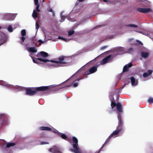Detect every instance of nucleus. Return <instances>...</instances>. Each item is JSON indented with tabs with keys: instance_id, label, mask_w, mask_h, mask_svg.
I'll list each match as a JSON object with an SVG mask.
<instances>
[{
	"instance_id": "f257e3e1",
	"label": "nucleus",
	"mask_w": 153,
	"mask_h": 153,
	"mask_svg": "<svg viewBox=\"0 0 153 153\" xmlns=\"http://www.w3.org/2000/svg\"><path fill=\"white\" fill-rule=\"evenodd\" d=\"M66 57L64 56H61L58 58L57 60H49L45 58H41L37 59L39 61L44 62H50L51 63H47V65L48 66H53L55 67L63 66L66 65L68 62L66 60Z\"/></svg>"
},
{
	"instance_id": "f03ea898",
	"label": "nucleus",
	"mask_w": 153,
	"mask_h": 153,
	"mask_svg": "<svg viewBox=\"0 0 153 153\" xmlns=\"http://www.w3.org/2000/svg\"><path fill=\"white\" fill-rule=\"evenodd\" d=\"M120 120V116H119L118 117V124L116 127V129L109 136L100 149H102L104 145L109 141V140L110 139L112 138H114L119 136L123 128V122L122 120Z\"/></svg>"
},
{
	"instance_id": "7ed1b4c3",
	"label": "nucleus",
	"mask_w": 153,
	"mask_h": 153,
	"mask_svg": "<svg viewBox=\"0 0 153 153\" xmlns=\"http://www.w3.org/2000/svg\"><path fill=\"white\" fill-rule=\"evenodd\" d=\"M57 85H51L48 86H41L36 87L35 88V90L33 91L30 88H27L26 89V94L30 96L34 95L36 93L37 91H45L51 88H54Z\"/></svg>"
},
{
	"instance_id": "20e7f679",
	"label": "nucleus",
	"mask_w": 153,
	"mask_h": 153,
	"mask_svg": "<svg viewBox=\"0 0 153 153\" xmlns=\"http://www.w3.org/2000/svg\"><path fill=\"white\" fill-rule=\"evenodd\" d=\"M0 85L4 86L6 88L11 89L16 91H19L23 89V88L22 87L18 85L14 86L9 84L7 82L2 80H0Z\"/></svg>"
},
{
	"instance_id": "39448f33",
	"label": "nucleus",
	"mask_w": 153,
	"mask_h": 153,
	"mask_svg": "<svg viewBox=\"0 0 153 153\" xmlns=\"http://www.w3.org/2000/svg\"><path fill=\"white\" fill-rule=\"evenodd\" d=\"M72 140L73 146L74 149H71L70 150L71 152H74L75 153H81V150L78 148L77 139L75 137H74L72 138Z\"/></svg>"
},
{
	"instance_id": "423d86ee",
	"label": "nucleus",
	"mask_w": 153,
	"mask_h": 153,
	"mask_svg": "<svg viewBox=\"0 0 153 153\" xmlns=\"http://www.w3.org/2000/svg\"><path fill=\"white\" fill-rule=\"evenodd\" d=\"M17 14V13H5L3 15V18L4 19L6 20H13L15 19Z\"/></svg>"
},
{
	"instance_id": "0eeeda50",
	"label": "nucleus",
	"mask_w": 153,
	"mask_h": 153,
	"mask_svg": "<svg viewBox=\"0 0 153 153\" xmlns=\"http://www.w3.org/2000/svg\"><path fill=\"white\" fill-rule=\"evenodd\" d=\"M34 4L36 5V7L35 10H33V13L32 14V16L33 18L34 19H35L37 17L38 14L36 11H38V12L40 11V10L39 9V7L40 6L39 4L38 3V0H33Z\"/></svg>"
},
{
	"instance_id": "6e6552de",
	"label": "nucleus",
	"mask_w": 153,
	"mask_h": 153,
	"mask_svg": "<svg viewBox=\"0 0 153 153\" xmlns=\"http://www.w3.org/2000/svg\"><path fill=\"white\" fill-rule=\"evenodd\" d=\"M112 55H110L105 58L99 62V65H104L109 62L112 59Z\"/></svg>"
},
{
	"instance_id": "1a4fd4ad",
	"label": "nucleus",
	"mask_w": 153,
	"mask_h": 153,
	"mask_svg": "<svg viewBox=\"0 0 153 153\" xmlns=\"http://www.w3.org/2000/svg\"><path fill=\"white\" fill-rule=\"evenodd\" d=\"M0 45L7 41V37L4 33L0 31Z\"/></svg>"
},
{
	"instance_id": "9d476101",
	"label": "nucleus",
	"mask_w": 153,
	"mask_h": 153,
	"mask_svg": "<svg viewBox=\"0 0 153 153\" xmlns=\"http://www.w3.org/2000/svg\"><path fill=\"white\" fill-rule=\"evenodd\" d=\"M99 65L97 64L91 68L89 70L86 72L85 74L86 75H89L93 73L96 72L97 70V68Z\"/></svg>"
},
{
	"instance_id": "9b49d317",
	"label": "nucleus",
	"mask_w": 153,
	"mask_h": 153,
	"mask_svg": "<svg viewBox=\"0 0 153 153\" xmlns=\"http://www.w3.org/2000/svg\"><path fill=\"white\" fill-rule=\"evenodd\" d=\"M137 10L142 13H147L151 12L152 11V9L150 8H145L139 7L137 9Z\"/></svg>"
},
{
	"instance_id": "f8f14e48",
	"label": "nucleus",
	"mask_w": 153,
	"mask_h": 153,
	"mask_svg": "<svg viewBox=\"0 0 153 153\" xmlns=\"http://www.w3.org/2000/svg\"><path fill=\"white\" fill-rule=\"evenodd\" d=\"M117 109L119 112V114H118L117 117L118 118V116H120V120H122L121 119V114L122 112V106L120 103H118L117 104Z\"/></svg>"
},
{
	"instance_id": "ddd939ff",
	"label": "nucleus",
	"mask_w": 153,
	"mask_h": 153,
	"mask_svg": "<svg viewBox=\"0 0 153 153\" xmlns=\"http://www.w3.org/2000/svg\"><path fill=\"white\" fill-rule=\"evenodd\" d=\"M48 150L49 152L54 153H62L60 150L59 148L57 147L56 146H53V148L49 149Z\"/></svg>"
},
{
	"instance_id": "4468645a",
	"label": "nucleus",
	"mask_w": 153,
	"mask_h": 153,
	"mask_svg": "<svg viewBox=\"0 0 153 153\" xmlns=\"http://www.w3.org/2000/svg\"><path fill=\"white\" fill-rule=\"evenodd\" d=\"M115 51L119 53V54H123L126 53L125 48L122 47H118L115 48Z\"/></svg>"
},
{
	"instance_id": "2eb2a0df",
	"label": "nucleus",
	"mask_w": 153,
	"mask_h": 153,
	"mask_svg": "<svg viewBox=\"0 0 153 153\" xmlns=\"http://www.w3.org/2000/svg\"><path fill=\"white\" fill-rule=\"evenodd\" d=\"M39 129L42 130H46L51 131L52 132H55L56 130L55 129H52L51 128L46 126H42L39 127Z\"/></svg>"
},
{
	"instance_id": "dca6fc26",
	"label": "nucleus",
	"mask_w": 153,
	"mask_h": 153,
	"mask_svg": "<svg viewBox=\"0 0 153 153\" xmlns=\"http://www.w3.org/2000/svg\"><path fill=\"white\" fill-rule=\"evenodd\" d=\"M131 85L133 86H136L138 84V81L137 79H136L133 77H131L130 79Z\"/></svg>"
},
{
	"instance_id": "f3484780",
	"label": "nucleus",
	"mask_w": 153,
	"mask_h": 153,
	"mask_svg": "<svg viewBox=\"0 0 153 153\" xmlns=\"http://www.w3.org/2000/svg\"><path fill=\"white\" fill-rule=\"evenodd\" d=\"M29 52L32 53H36L37 52V48L36 47H31L27 49Z\"/></svg>"
},
{
	"instance_id": "a211bd4d",
	"label": "nucleus",
	"mask_w": 153,
	"mask_h": 153,
	"mask_svg": "<svg viewBox=\"0 0 153 153\" xmlns=\"http://www.w3.org/2000/svg\"><path fill=\"white\" fill-rule=\"evenodd\" d=\"M58 39H60L63 41L67 42L68 41L70 40L71 39H66L61 36H59L57 38L55 39H52V40L54 42H56L57 41Z\"/></svg>"
},
{
	"instance_id": "6ab92c4d",
	"label": "nucleus",
	"mask_w": 153,
	"mask_h": 153,
	"mask_svg": "<svg viewBox=\"0 0 153 153\" xmlns=\"http://www.w3.org/2000/svg\"><path fill=\"white\" fill-rule=\"evenodd\" d=\"M44 33L45 34V39H47L46 40H45L44 41H42L41 39H39L38 40V42H40V43H39V45H41V43H44L46 41H47L48 40H50V39H48V38H47V35L46 34L45 32H44Z\"/></svg>"
},
{
	"instance_id": "aec40b11",
	"label": "nucleus",
	"mask_w": 153,
	"mask_h": 153,
	"mask_svg": "<svg viewBox=\"0 0 153 153\" xmlns=\"http://www.w3.org/2000/svg\"><path fill=\"white\" fill-rule=\"evenodd\" d=\"M152 70H149L147 72L144 73L143 74V76L144 78H146L151 75L152 72Z\"/></svg>"
},
{
	"instance_id": "412c9836",
	"label": "nucleus",
	"mask_w": 153,
	"mask_h": 153,
	"mask_svg": "<svg viewBox=\"0 0 153 153\" xmlns=\"http://www.w3.org/2000/svg\"><path fill=\"white\" fill-rule=\"evenodd\" d=\"M132 65V63H131L126 65L123 67V71L125 72L127 71L128 70V68L131 67Z\"/></svg>"
},
{
	"instance_id": "4be33fe9",
	"label": "nucleus",
	"mask_w": 153,
	"mask_h": 153,
	"mask_svg": "<svg viewBox=\"0 0 153 153\" xmlns=\"http://www.w3.org/2000/svg\"><path fill=\"white\" fill-rule=\"evenodd\" d=\"M101 1H102L105 2H107L108 4L112 3L114 4L116 3L117 1V0H100Z\"/></svg>"
},
{
	"instance_id": "5701e85b",
	"label": "nucleus",
	"mask_w": 153,
	"mask_h": 153,
	"mask_svg": "<svg viewBox=\"0 0 153 153\" xmlns=\"http://www.w3.org/2000/svg\"><path fill=\"white\" fill-rule=\"evenodd\" d=\"M137 1L140 2V4H142L143 6H146V4L148 3V1L146 0H136Z\"/></svg>"
},
{
	"instance_id": "b1692460",
	"label": "nucleus",
	"mask_w": 153,
	"mask_h": 153,
	"mask_svg": "<svg viewBox=\"0 0 153 153\" xmlns=\"http://www.w3.org/2000/svg\"><path fill=\"white\" fill-rule=\"evenodd\" d=\"M81 79H78L75 80L71 86L74 88L77 87L78 85V81Z\"/></svg>"
},
{
	"instance_id": "393cba45",
	"label": "nucleus",
	"mask_w": 153,
	"mask_h": 153,
	"mask_svg": "<svg viewBox=\"0 0 153 153\" xmlns=\"http://www.w3.org/2000/svg\"><path fill=\"white\" fill-rule=\"evenodd\" d=\"M55 133L58 134L63 139H65L67 138V136L64 134L61 133L56 130Z\"/></svg>"
},
{
	"instance_id": "a878e982",
	"label": "nucleus",
	"mask_w": 153,
	"mask_h": 153,
	"mask_svg": "<svg viewBox=\"0 0 153 153\" xmlns=\"http://www.w3.org/2000/svg\"><path fill=\"white\" fill-rule=\"evenodd\" d=\"M39 54L44 57H46L48 56V53L44 51H41L39 53Z\"/></svg>"
},
{
	"instance_id": "bb28decb",
	"label": "nucleus",
	"mask_w": 153,
	"mask_h": 153,
	"mask_svg": "<svg viewBox=\"0 0 153 153\" xmlns=\"http://www.w3.org/2000/svg\"><path fill=\"white\" fill-rule=\"evenodd\" d=\"M149 54L148 53L144 52H142L141 53L142 57L144 58H147L148 57Z\"/></svg>"
},
{
	"instance_id": "cd10ccee",
	"label": "nucleus",
	"mask_w": 153,
	"mask_h": 153,
	"mask_svg": "<svg viewBox=\"0 0 153 153\" xmlns=\"http://www.w3.org/2000/svg\"><path fill=\"white\" fill-rule=\"evenodd\" d=\"M15 143H6V147L9 148L10 147L14 146L15 145Z\"/></svg>"
},
{
	"instance_id": "c85d7f7f",
	"label": "nucleus",
	"mask_w": 153,
	"mask_h": 153,
	"mask_svg": "<svg viewBox=\"0 0 153 153\" xmlns=\"http://www.w3.org/2000/svg\"><path fill=\"white\" fill-rule=\"evenodd\" d=\"M149 33L150 31H145L143 32H141V33L150 37V34Z\"/></svg>"
},
{
	"instance_id": "c756f323",
	"label": "nucleus",
	"mask_w": 153,
	"mask_h": 153,
	"mask_svg": "<svg viewBox=\"0 0 153 153\" xmlns=\"http://www.w3.org/2000/svg\"><path fill=\"white\" fill-rule=\"evenodd\" d=\"M63 12V11L61 13H60V17L61 19H62L60 21L61 22H63L64 21L65 19L67 18L66 16L62 15V13Z\"/></svg>"
},
{
	"instance_id": "7c9ffc66",
	"label": "nucleus",
	"mask_w": 153,
	"mask_h": 153,
	"mask_svg": "<svg viewBox=\"0 0 153 153\" xmlns=\"http://www.w3.org/2000/svg\"><path fill=\"white\" fill-rule=\"evenodd\" d=\"M7 115L5 113H0V119H2L3 118H7Z\"/></svg>"
},
{
	"instance_id": "2f4dec72",
	"label": "nucleus",
	"mask_w": 153,
	"mask_h": 153,
	"mask_svg": "<svg viewBox=\"0 0 153 153\" xmlns=\"http://www.w3.org/2000/svg\"><path fill=\"white\" fill-rule=\"evenodd\" d=\"M7 118H4L2 120L1 122V123L2 125H4L6 124L7 123V121L6 120Z\"/></svg>"
},
{
	"instance_id": "473e14b6",
	"label": "nucleus",
	"mask_w": 153,
	"mask_h": 153,
	"mask_svg": "<svg viewBox=\"0 0 153 153\" xmlns=\"http://www.w3.org/2000/svg\"><path fill=\"white\" fill-rule=\"evenodd\" d=\"M21 33L22 36H25L26 34V31L25 29L22 30L21 32Z\"/></svg>"
},
{
	"instance_id": "72a5a7b5",
	"label": "nucleus",
	"mask_w": 153,
	"mask_h": 153,
	"mask_svg": "<svg viewBox=\"0 0 153 153\" xmlns=\"http://www.w3.org/2000/svg\"><path fill=\"white\" fill-rule=\"evenodd\" d=\"M7 30L9 32H12L13 31V28L12 27L11 25H9L7 28Z\"/></svg>"
},
{
	"instance_id": "f704fd0d",
	"label": "nucleus",
	"mask_w": 153,
	"mask_h": 153,
	"mask_svg": "<svg viewBox=\"0 0 153 153\" xmlns=\"http://www.w3.org/2000/svg\"><path fill=\"white\" fill-rule=\"evenodd\" d=\"M126 26L133 27H137V25L133 24H129L128 25H126Z\"/></svg>"
},
{
	"instance_id": "c9c22d12",
	"label": "nucleus",
	"mask_w": 153,
	"mask_h": 153,
	"mask_svg": "<svg viewBox=\"0 0 153 153\" xmlns=\"http://www.w3.org/2000/svg\"><path fill=\"white\" fill-rule=\"evenodd\" d=\"M112 100H111L112 101ZM116 105H117V104L116 103L114 102L111 101V106L112 109Z\"/></svg>"
},
{
	"instance_id": "e433bc0d",
	"label": "nucleus",
	"mask_w": 153,
	"mask_h": 153,
	"mask_svg": "<svg viewBox=\"0 0 153 153\" xmlns=\"http://www.w3.org/2000/svg\"><path fill=\"white\" fill-rule=\"evenodd\" d=\"M74 31L73 30H70L68 31V35L71 36L74 34Z\"/></svg>"
},
{
	"instance_id": "4c0bfd02",
	"label": "nucleus",
	"mask_w": 153,
	"mask_h": 153,
	"mask_svg": "<svg viewBox=\"0 0 153 153\" xmlns=\"http://www.w3.org/2000/svg\"><path fill=\"white\" fill-rule=\"evenodd\" d=\"M21 39L22 41V42H21V44L22 45H24V43L25 42V37H24V36H22V37L21 38Z\"/></svg>"
},
{
	"instance_id": "58836bf2",
	"label": "nucleus",
	"mask_w": 153,
	"mask_h": 153,
	"mask_svg": "<svg viewBox=\"0 0 153 153\" xmlns=\"http://www.w3.org/2000/svg\"><path fill=\"white\" fill-rule=\"evenodd\" d=\"M39 24L38 23H37V22H36V29L37 30V31L38 30L39 28Z\"/></svg>"
},
{
	"instance_id": "ea45409f",
	"label": "nucleus",
	"mask_w": 153,
	"mask_h": 153,
	"mask_svg": "<svg viewBox=\"0 0 153 153\" xmlns=\"http://www.w3.org/2000/svg\"><path fill=\"white\" fill-rule=\"evenodd\" d=\"M133 49L132 48H129L127 51L126 52L128 53H131L133 51Z\"/></svg>"
},
{
	"instance_id": "a19ab883",
	"label": "nucleus",
	"mask_w": 153,
	"mask_h": 153,
	"mask_svg": "<svg viewBox=\"0 0 153 153\" xmlns=\"http://www.w3.org/2000/svg\"><path fill=\"white\" fill-rule=\"evenodd\" d=\"M148 101L150 103H153V98H150L148 100Z\"/></svg>"
},
{
	"instance_id": "79ce46f5",
	"label": "nucleus",
	"mask_w": 153,
	"mask_h": 153,
	"mask_svg": "<svg viewBox=\"0 0 153 153\" xmlns=\"http://www.w3.org/2000/svg\"><path fill=\"white\" fill-rule=\"evenodd\" d=\"M49 144V143H48V142H46L42 141V142H41V143H40V144L42 145L46 144Z\"/></svg>"
},
{
	"instance_id": "37998d69",
	"label": "nucleus",
	"mask_w": 153,
	"mask_h": 153,
	"mask_svg": "<svg viewBox=\"0 0 153 153\" xmlns=\"http://www.w3.org/2000/svg\"><path fill=\"white\" fill-rule=\"evenodd\" d=\"M30 56L31 57V58L33 59V62L34 63L38 64L37 61H36L33 58V57L31 56L30 55Z\"/></svg>"
},
{
	"instance_id": "c03bdc74",
	"label": "nucleus",
	"mask_w": 153,
	"mask_h": 153,
	"mask_svg": "<svg viewBox=\"0 0 153 153\" xmlns=\"http://www.w3.org/2000/svg\"><path fill=\"white\" fill-rule=\"evenodd\" d=\"M80 70V69H79L78 71H77L75 74H73L72 77L70 79H72V78L74 77V75L76 74L78 72V71H79Z\"/></svg>"
},
{
	"instance_id": "a18cd8bd",
	"label": "nucleus",
	"mask_w": 153,
	"mask_h": 153,
	"mask_svg": "<svg viewBox=\"0 0 153 153\" xmlns=\"http://www.w3.org/2000/svg\"><path fill=\"white\" fill-rule=\"evenodd\" d=\"M68 19L70 21L73 22L75 21V20L74 19H72L71 18H68Z\"/></svg>"
},
{
	"instance_id": "49530a36",
	"label": "nucleus",
	"mask_w": 153,
	"mask_h": 153,
	"mask_svg": "<svg viewBox=\"0 0 153 153\" xmlns=\"http://www.w3.org/2000/svg\"><path fill=\"white\" fill-rule=\"evenodd\" d=\"M76 12L78 13H81L82 12V11L80 10H78Z\"/></svg>"
},
{
	"instance_id": "de8ad7c7",
	"label": "nucleus",
	"mask_w": 153,
	"mask_h": 153,
	"mask_svg": "<svg viewBox=\"0 0 153 153\" xmlns=\"http://www.w3.org/2000/svg\"><path fill=\"white\" fill-rule=\"evenodd\" d=\"M107 47V46H103V47H102L101 48V50H103L105 48H106Z\"/></svg>"
},
{
	"instance_id": "09e8293b",
	"label": "nucleus",
	"mask_w": 153,
	"mask_h": 153,
	"mask_svg": "<svg viewBox=\"0 0 153 153\" xmlns=\"http://www.w3.org/2000/svg\"><path fill=\"white\" fill-rule=\"evenodd\" d=\"M49 12L52 13L53 11V10L52 9H50L49 10Z\"/></svg>"
},
{
	"instance_id": "8fccbe9b",
	"label": "nucleus",
	"mask_w": 153,
	"mask_h": 153,
	"mask_svg": "<svg viewBox=\"0 0 153 153\" xmlns=\"http://www.w3.org/2000/svg\"><path fill=\"white\" fill-rule=\"evenodd\" d=\"M79 2H81L84 1L85 0H78Z\"/></svg>"
},
{
	"instance_id": "3c124183",
	"label": "nucleus",
	"mask_w": 153,
	"mask_h": 153,
	"mask_svg": "<svg viewBox=\"0 0 153 153\" xmlns=\"http://www.w3.org/2000/svg\"><path fill=\"white\" fill-rule=\"evenodd\" d=\"M52 16H55V13H54V12L53 11L52 13Z\"/></svg>"
},
{
	"instance_id": "603ef678",
	"label": "nucleus",
	"mask_w": 153,
	"mask_h": 153,
	"mask_svg": "<svg viewBox=\"0 0 153 153\" xmlns=\"http://www.w3.org/2000/svg\"><path fill=\"white\" fill-rule=\"evenodd\" d=\"M138 41V42L140 43V44L141 45H143V43L139 41Z\"/></svg>"
},
{
	"instance_id": "864d4df0",
	"label": "nucleus",
	"mask_w": 153,
	"mask_h": 153,
	"mask_svg": "<svg viewBox=\"0 0 153 153\" xmlns=\"http://www.w3.org/2000/svg\"><path fill=\"white\" fill-rule=\"evenodd\" d=\"M76 6H77V5H76V6H75V7H74V9H73V10H74V9H75V8L76 7Z\"/></svg>"
},
{
	"instance_id": "5fc2aeb1",
	"label": "nucleus",
	"mask_w": 153,
	"mask_h": 153,
	"mask_svg": "<svg viewBox=\"0 0 153 153\" xmlns=\"http://www.w3.org/2000/svg\"><path fill=\"white\" fill-rule=\"evenodd\" d=\"M137 32H139V33H141V32H142V31H137Z\"/></svg>"
},
{
	"instance_id": "6e6d98bb",
	"label": "nucleus",
	"mask_w": 153,
	"mask_h": 153,
	"mask_svg": "<svg viewBox=\"0 0 153 153\" xmlns=\"http://www.w3.org/2000/svg\"><path fill=\"white\" fill-rule=\"evenodd\" d=\"M65 87V86H64V87H60V88L59 89L62 88H63V87Z\"/></svg>"
},
{
	"instance_id": "4d7b16f0",
	"label": "nucleus",
	"mask_w": 153,
	"mask_h": 153,
	"mask_svg": "<svg viewBox=\"0 0 153 153\" xmlns=\"http://www.w3.org/2000/svg\"><path fill=\"white\" fill-rule=\"evenodd\" d=\"M112 97H113V100L114 99V98H113V96H112Z\"/></svg>"
},
{
	"instance_id": "13d9d810",
	"label": "nucleus",
	"mask_w": 153,
	"mask_h": 153,
	"mask_svg": "<svg viewBox=\"0 0 153 153\" xmlns=\"http://www.w3.org/2000/svg\"><path fill=\"white\" fill-rule=\"evenodd\" d=\"M65 87L69 86H66Z\"/></svg>"
},
{
	"instance_id": "bf43d9fd",
	"label": "nucleus",
	"mask_w": 153,
	"mask_h": 153,
	"mask_svg": "<svg viewBox=\"0 0 153 153\" xmlns=\"http://www.w3.org/2000/svg\"><path fill=\"white\" fill-rule=\"evenodd\" d=\"M1 28V27L0 26V29Z\"/></svg>"
}]
</instances>
